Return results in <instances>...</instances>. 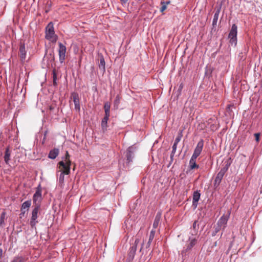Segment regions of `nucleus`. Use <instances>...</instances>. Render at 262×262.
Returning <instances> with one entry per match:
<instances>
[{"instance_id": "f257e3e1", "label": "nucleus", "mask_w": 262, "mask_h": 262, "mask_svg": "<svg viewBox=\"0 0 262 262\" xmlns=\"http://www.w3.org/2000/svg\"><path fill=\"white\" fill-rule=\"evenodd\" d=\"M132 241V243H130V247L129 249L128 252V256L127 260L128 262H131L134 259L137 251V246L140 241V236L139 234L136 236L135 238H133L130 242Z\"/></svg>"}, {"instance_id": "f03ea898", "label": "nucleus", "mask_w": 262, "mask_h": 262, "mask_svg": "<svg viewBox=\"0 0 262 262\" xmlns=\"http://www.w3.org/2000/svg\"><path fill=\"white\" fill-rule=\"evenodd\" d=\"M231 165V162L229 159L227 160L225 162V165L223 168L221 169L220 171L217 173L216 177L215 178L214 181V186L215 187H217L220 185L223 178L224 177L225 174L228 170L230 166Z\"/></svg>"}, {"instance_id": "7ed1b4c3", "label": "nucleus", "mask_w": 262, "mask_h": 262, "mask_svg": "<svg viewBox=\"0 0 262 262\" xmlns=\"http://www.w3.org/2000/svg\"><path fill=\"white\" fill-rule=\"evenodd\" d=\"M45 38L52 42H56L58 36L55 33L54 25L52 22H50L46 27Z\"/></svg>"}, {"instance_id": "20e7f679", "label": "nucleus", "mask_w": 262, "mask_h": 262, "mask_svg": "<svg viewBox=\"0 0 262 262\" xmlns=\"http://www.w3.org/2000/svg\"><path fill=\"white\" fill-rule=\"evenodd\" d=\"M40 204H37L32 211L31 217L30 224L32 228L35 227L36 224L38 223L37 219L38 217V213L40 209Z\"/></svg>"}, {"instance_id": "39448f33", "label": "nucleus", "mask_w": 262, "mask_h": 262, "mask_svg": "<svg viewBox=\"0 0 262 262\" xmlns=\"http://www.w3.org/2000/svg\"><path fill=\"white\" fill-rule=\"evenodd\" d=\"M41 192L42 189L41 185L39 184L38 186L36 187V191L33 196V203L35 205V206L37 204H40L39 202L41 201L42 199Z\"/></svg>"}, {"instance_id": "423d86ee", "label": "nucleus", "mask_w": 262, "mask_h": 262, "mask_svg": "<svg viewBox=\"0 0 262 262\" xmlns=\"http://www.w3.org/2000/svg\"><path fill=\"white\" fill-rule=\"evenodd\" d=\"M26 53L25 43L24 41H21L19 45V56L23 64L26 61Z\"/></svg>"}, {"instance_id": "0eeeda50", "label": "nucleus", "mask_w": 262, "mask_h": 262, "mask_svg": "<svg viewBox=\"0 0 262 262\" xmlns=\"http://www.w3.org/2000/svg\"><path fill=\"white\" fill-rule=\"evenodd\" d=\"M230 215V211H228V214L225 215L223 214L220 219L218 220L216 224L224 230L227 226V222Z\"/></svg>"}, {"instance_id": "6e6552de", "label": "nucleus", "mask_w": 262, "mask_h": 262, "mask_svg": "<svg viewBox=\"0 0 262 262\" xmlns=\"http://www.w3.org/2000/svg\"><path fill=\"white\" fill-rule=\"evenodd\" d=\"M70 155L68 151H66L65 157H62V160L58 163L59 166L62 168H70L71 161L70 160Z\"/></svg>"}, {"instance_id": "1a4fd4ad", "label": "nucleus", "mask_w": 262, "mask_h": 262, "mask_svg": "<svg viewBox=\"0 0 262 262\" xmlns=\"http://www.w3.org/2000/svg\"><path fill=\"white\" fill-rule=\"evenodd\" d=\"M135 150L136 148L133 146H129L127 148L126 154V163L127 164H129L133 161V159L135 156Z\"/></svg>"}, {"instance_id": "9d476101", "label": "nucleus", "mask_w": 262, "mask_h": 262, "mask_svg": "<svg viewBox=\"0 0 262 262\" xmlns=\"http://www.w3.org/2000/svg\"><path fill=\"white\" fill-rule=\"evenodd\" d=\"M203 147L204 141L203 140L201 139L198 142L192 156L198 158L202 152Z\"/></svg>"}, {"instance_id": "9b49d317", "label": "nucleus", "mask_w": 262, "mask_h": 262, "mask_svg": "<svg viewBox=\"0 0 262 262\" xmlns=\"http://www.w3.org/2000/svg\"><path fill=\"white\" fill-rule=\"evenodd\" d=\"M196 239L195 238L189 239L188 243H187L186 247H184V249L182 251V254H186V253L191 250L192 247L196 244Z\"/></svg>"}, {"instance_id": "f8f14e48", "label": "nucleus", "mask_w": 262, "mask_h": 262, "mask_svg": "<svg viewBox=\"0 0 262 262\" xmlns=\"http://www.w3.org/2000/svg\"><path fill=\"white\" fill-rule=\"evenodd\" d=\"M62 168L63 170L61 171L58 179L59 184L61 187H62L64 185V175L69 174L70 172V168L66 167Z\"/></svg>"}, {"instance_id": "ddd939ff", "label": "nucleus", "mask_w": 262, "mask_h": 262, "mask_svg": "<svg viewBox=\"0 0 262 262\" xmlns=\"http://www.w3.org/2000/svg\"><path fill=\"white\" fill-rule=\"evenodd\" d=\"M59 60L62 63L65 59L66 47L62 43L59 42Z\"/></svg>"}, {"instance_id": "4468645a", "label": "nucleus", "mask_w": 262, "mask_h": 262, "mask_svg": "<svg viewBox=\"0 0 262 262\" xmlns=\"http://www.w3.org/2000/svg\"><path fill=\"white\" fill-rule=\"evenodd\" d=\"M71 96L73 99L75 110L79 111L80 110V106L78 94L76 92H73L72 93Z\"/></svg>"}, {"instance_id": "2eb2a0df", "label": "nucleus", "mask_w": 262, "mask_h": 262, "mask_svg": "<svg viewBox=\"0 0 262 262\" xmlns=\"http://www.w3.org/2000/svg\"><path fill=\"white\" fill-rule=\"evenodd\" d=\"M196 158H197L192 156H191L189 163V167L190 169L192 170L199 167V165L196 163Z\"/></svg>"}, {"instance_id": "dca6fc26", "label": "nucleus", "mask_w": 262, "mask_h": 262, "mask_svg": "<svg viewBox=\"0 0 262 262\" xmlns=\"http://www.w3.org/2000/svg\"><path fill=\"white\" fill-rule=\"evenodd\" d=\"M237 26L235 24H233L231 29L230 30L228 37H237Z\"/></svg>"}, {"instance_id": "f3484780", "label": "nucleus", "mask_w": 262, "mask_h": 262, "mask_svg": "<svg viewBox=\"0 0 262 262\" xmlns=\"http://www.w3.org/2000/svg\"><path fill=\"white\" fill-rule=\"evenodd\" d=\"M221 5L216 9L215 13L213 16V21H212V26L215 27L216 25L217 21L218 20L219 14L221 12Z\"/></svg>"}, {"instance_id": "a211bd4d", "label": "nucleus", "mask_w": 262, "mask_h": 262, "mask_svg": "<svg viewBox=\"0 0 262 262\" xmlns=\"http://www.w3.org/2000/svg\"><path fill=\"white\" fill-rule=\"evenodd\" d=\"M201 194L198 191H194L193 194V199H192V205L194 206L195 207L197 206L198 202L200 198Z\"/></svg>"}, {"instance_id": "6ab92c4d", "label": "nucleus", "mask_w": 262, "mask_h": 262, "mask_svg": "<svg viewBox=\"0 0 262 262\" xmlns=\"http://www.w3.org/2000/svg\"><path fill=\"white\" fill-rule=\"evenodd\" d=\"M59 150L58 148H54L51 150L48 155V158L51 159H55L59 155Z\"/></svg>"}, {"instance_id": "aec40b11", "label": "nucleus", "mask_w": 262, "mask_h": 262, "mask_svg": "<svg viewBox=\"0 0 262 262\" xmlns=\"http://www.w3.org/2000/svg\"><path fill=\"white\" fill-rule=\"evenodd\" d=\"M10 156H11V151L9 149V147H7L6 148L5 152V155L4 157L5 162L7 164H9V161L10 160Z\"/></svg>"}, {"instance_id": "412c9836", "label": "nucleus", "mask_w": 262, "mask_h": 262, "mask_svg": "<svg viewBox=\"0 0 262 262\" xmlns=\"http://www.w3.org/2000/svg\"><path fill=\"white\" fill-rule=\"evenodd\" d=\"M156 231L154 229H152L150 232V235L148 239V241L146 245V248H148L151 244V243L152 242V240L154 238L155 235Z\"/></svg>"}, {"instance_id": "4be33fe9", "label": "nucleus", "mask_w": 262, "mask_h": 262, "mask_svg": "<svg viewBox=\"0 0 262 262\" xmlns=\"http://www.w3.org/2000/svg\"><path fill=\"white\" fill-rule=\"evenodd\" d=\"M31 205V200H27L24 202L21 206L20 210H27L28 211L29 210V208L30 207Z\"/></svg>"}, {"instance_id": "5701e85b", "label": "nucleus", "mask_w": 262, "mask_h": 262, "mask_svg": "<svg viewBox=\"0 0 262 262\" xmlns=\"http://www.w3.org/2000/svg\"><path fill=\"white\" fill-rule=\"evenodd\" d=\"M160 219H161V213H157L155 217V219L154 220V222L153 223V228H154L153 229L154 230H155V229L158 227V226L159 224L160 221Z\"/></svg>"}, {"instance_id": "b1692460", "label": "nucleus", "mask_w": 262, "mask_h": 262, "mask_svg": "<svg viewBox=\"0 0 262 262\" xmlns=\"http://www.w3.org/2000/svg\"><path fill=\"white\" fill-rule=\"evenodd\" d=\"M183 88V83H181L178 86V90L176 91H174L173 95H176V98L178 99L179 96L181 94L182 90Z\"/></svg>"}, {"instance_id": "393cba45", "label": "nucleus", "mask_w": 262, "mask_h": 262, "mask_svg": "<svg viewBox=\"0 0 262 262\" xmlns=\"http://www.w3.org/2000/svg\"><path fill=\"white\" fill-rule=\"evenodd\" d=\"M97 60L99 66H105L104 58L102 54H99L98 55Z\"/></svg>"}, {"instance_id": "a878e982", "label": "nucleus", "mask_w": 262, "mask_h": 262, "mask_svg": "<svg viewBox=\"0 0 262 262\" xmlns=\"http://www.w3.org/2000/svg\"><path fill=\"white\" fill-rule=\"evenodd\" d=\"M6 213L5 211H3L1 214L0 216V227H4L5 226V220H6Z\"/></svg>"}, {"instance_id": "bb28decb", "label": "nucleus", "mask_w": 262, "mask_h": 262, "mask_svg": "<svg viewBox=\"0 0 262 262\" xmlns=\"http://www.w3.org/2000/svg\"><path fill=\"white\" fill-rule=\"evenodd\" d=\"M177 145H178L176 144V143H173V144L172 146V151H171V152L170 154V163H169L170 164H171V163L173 161V158H174V154H175L176 150H177Z\"/></svg>"}, {"instance_id": "cd10ccee", "label": "nucleus", "mask_w": 262, "mask_h": 262, "mask_svg": "<svg viewBox=\"0 0 262 262\" xmlns=\"http://www.w3.org/2000/svg\"><path fill=\"white\" fill-rule=\"evenodd\" d=\"M52 74H53V85L54 86H57V73H56V70L55 68L53 70Z\"/></svg>"}, {"instance_id": "c85d7f7f", "label": "nucleus", "mask_w": 262, "mask_h": 262, "mask_svg": "<svg viewBox=\"0 0 262 262\" xmlns=\"http://www.w3.org/2000/svg\"><path fill=\"white\" fill-rule=\"evenodd\" d=\"M121 97L119 95H117L114 101V106L115 108H118L119 105L120 103Z\"/></svg>"}, {"instance_id": "c756f323", "label": "nucleus", "mask_w": 262, "mask_h": 262, "mask_svg": "<svg viewBox=\"0 0 262 262\" xmlns=\"http://www.w3.org/2000/svg\"><path fill=\"white\" fill-rule=\"evenodd\" d=\"M182 132H183V130H181L179 132L178 135L177 136L176 139L174 140L173 143H176V144L178 145L179 142L181 141L182 137L183 136Z\"/></svg>"}, {"instance_id": "7c9ffc66", "label": "nucleus", "mask_w": 262, "mask_h": 262, "mask_svg": "<svg viewBox=\"0 0 262 262\" xmlns=\"http://www.w3.org/2000/svg\"><path fill=\"white\" fill-rule=\"evenodd\" d=\"M110 107L111 104L109 102L105 103L104 105V109L105 111V114H110Z\"/></svg>"}, {"instance_id": "2f4dec72", "label": "nucleus", "mask_w": 262, "mask_h": 262, "mask_svg": "<svg viewBox=\"0 0 262 262\" xmlns=\"http://www.w3.org/2000/svg\"><path fill=\"white\" fill-rule=\"evenodd\" d=\"M230 39L229 43L231 46L235 47L237 44V37H228Z\"/></svg>"}, {"instance_id": "473e14b6", "label": "nucleus", "mask_w": 262, "mask_h": 262, "mask_svg": "<svg viewBox=\"0 0 262 262\" xmlns=\"http://www.w3.org/2000/svg\"><path fill=\"white\" fill-rule=\"evenodd\" d=\"M101 125L103 131H105L107 127V121H104L102 120Z\"/></svg>"}, {"instance_id": "72a5a7b5", "label": "nucleus", "mask_w": 262, "mask_h": 262, "mask_svg": "<svg viewBox=\"0 0 262 262\" xmlns=\"http://www.w3.org/2000/svg\"><path fill=\"white\" fill-rule=\"evenodd\" d=\"M12 262H24V258L21 256L16 257Z\"/></svg>"}, {"instance_id": "f704fd0d", "label": "nucleus", "mask_w": 262, "mask_h": 262, "mask_svg": "<svg viewBox=\"0 0 262 262\" xmlns=\"http://www.w3.org/2000/svg\"><path fill=\"white\" fill-rule=\"evenodd\" d=\"M161 5H162L160 8V11L163 12L165 10H166L167 6L165 2H161Z\"/></svg>"}, {"instance_id": "c9c22d12", "label": "nucleus", "mask_w": 262, "mask_h": 262, "mask_svg": "<svg viewBox=\"0 0 262 262\" xmlns=\"http://www.w3.org/2000/svg\"><path fill=\"white\" fill-rule=\"evenodd\" d=\"M110 114H105V116L102 119V121H108Z\"/></svg>"}, {"instance_id": "e433bc0d", "label": "nucleus", "mask_w": 262, "mask_h": 262, "mask_svg": "<svg viewBox=\"0 0 262 262\" xmlns=\"http://www.w3.org/2000/svg\"><path fill=\"white\" fill-rule=\"evenodd\" d=\"M214 230L215 231V232H219L222 228L220 227H219L217 224L214 226Z\"/></svg>"}, {"instance_id": "4c0bfd02", "label": "nucleus", "mask_w": 262, "mask_h": 262, "mask_svg": "<svg viewBox=\"0 0 262 262\" xmlns=\"http://www.w3.org/2000/svg\"><path fill=\"white\" fill-rule=\"evenodd\" d=\"M254 136L255 137V140H256V142H258L259 141L260 134L259 133H255L254 134Z\"/></svg>"}, {"instance_id": "58836bf2", "label": "nucleus", "mask_w": 262, "mask_h": 262, "mask_svg": "<svg viewBox=\"0 0 262 262\" xmlns=\"http://www.w3.org/2000/svg\"><path fill=\"white\" fill-rule=\"evenodd\" d=\"M197 222H198L197 221H195L193 223L192 227H193V229L194 230H195L196 229V226H198Z\"/></svg>"}, {"instance_id": "ea45409f", "label": "nucleus", "mask_w": 262, "mask_h": 262, "mask_svg": "<svg viewBox=\"0 0 262 262\" xmlns=\"http://www.w3.org/2000/svg\"><path fill=\"white\" fill-rule=\"evenodd\" d=\"M21 211V213L20 214V215H24V214H25L26 213V211L25 210H20Z\"/></svg>"}, {"instance_id": "a19ab883", "label": "nucleus", "mask_w": 262, "mask_h": 262, "mask_svg": "<svg viewBox=\"0 0 262 262\" xmlns=\"http://www.w3.org/2000/svg\"><path fill=\"white\" fill-rule=\"evenodd\" d=\"M143 245H144V242H143L142 244H141V247L140 248V252H142L143 249Z\"/></svg>"}, {"instance_id": "79ce46f5", "label": "nucleus", "mask_w": 262, "mask_h": 262, "mask_svg": "<svg viewBox=\"0 0 262 262\" xmlns=\"http://www.w3.org/2000/svg\"><path fill=\"white\" fill-rule=\"evenodd\" d=\"M3 255V250L2 248H0V258H2Z\"/></svg>"}, {"instance_id": "37998d69", "label": "nucleus", "mask_w": 262, "mask_h": 262, "mask_svg": "<svg viewBox=\"0 0 262 262\" xmlns=\"http://www.w3.org/2000/svg\"><path fill=\"white\" fill-rule=\"evenodd\" d=\"M121 3H123V4H125L127 1L128 0H120Z\"/></svg>"}, {"instance_id": "c03bdc74", "label": "nucleus", "mask_w": 262, "mask_h": 262, "mask_svg": "<svg viewBox=\"0 0 262 262\" xmlns=\"http://www.w3.org/2000/svg\"><path fill=\"white\" fill-rule=\"evenodd\" d=\"M217 233V232H215V231L214 230V231L212 233V236H215V235L216 234V233Z\"/></svg>"}, {"instance_id": "a18cd8bd", "label": "nucleus", "mask_w": 262, "mask_h": 262, "mask_svg": "<svg viewBox=\"0 0 262 262\" xmlns=\"http://www.w3.org/2000/svg\"><path fill=\"white\" fill-rule=\"evenodd\" d=\"M208 68H210V67H208V66L206 67V73H205L206 74H207V71L209 70Z\"/></svg>"}, {"instance_id": "49530a36", "label": "nucleus", "mask_w": 262, "mask_h": 262, "mask_svg": "<svg viewBox=\"0 0 262 262\" xmlns=\"http://www.w3.org/2000/svg\"><path fill=\"white\" fill-rule=\"evenodd\" d=\"M105 67L104 66H103V67H99L100 68H102V70L103 71H105Z\"/></svg>"}, {"instance_id": "de8ad7c7", "label": "nucleus", "mask_w": 262, "mask_h": 262, "mask_svg": "<svg viewBox=\"0 0 262 262\" xmlns=\"http://www.w3.org/2000/svg\"><path fill=\"white\" fill-rule=\"evenodd\" d=\"M53 109H54V107H53V106H50V110H53Z\"/></svg>"}, {"instance_id": "09e8293b", "label": "nucleus", "mask_w": 262, "mask_h": 262, "mask_svg": "<svg viewBox=\"0 0 262 262\" xmlns=\"http://www.w3.org/2000/svg\"><path fill=\"white\" fill-rule=\"evenodd\" d=\"M165 3H166V4L167 5H168V4H169L170 3V2L169 1H167Z\"/></svg>"}]
</instances>
